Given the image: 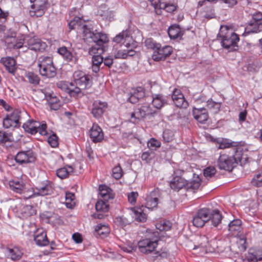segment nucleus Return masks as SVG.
I'll return each instance as SVG.
<instances>
[{
    "label": "nucleus",
    "instance_id": "obj_1",
    "mask_svg": "<svg viewBox=\"0 0 262 262\" xmlns=\"http://www.w3.org/2000/svg\"><path fill=\"white\" fill-rule=\"evenodd\" d=\"M3 32V39L9 48L28 49L35 52H43L47 47L46 42L36 37L26 36L23 41H17L15 38V33L11 30L7 24L4 25L1 24V33Z\"/></svg>",
    "mask_w": 262,
    "mask_h": 262
},
{
    "label": "nucleus",
    "instance_id": "obj_2",
    "mask_svg": "<svg viewBox=\"0 0 262 262\" xmlns=\"http://www.w3.org/2000/svg\"><path fill=\"white\" fill-rule=\"evenodd\" d=\"M183 172V170L180 169L174 171V173L176 176L173 178L170 182L171 188L176 191H179L183 188L187 191H192L197 190L201 185V179L197 176L195 179L188 182L180 176Z\"/></svg>",
    "mask_w": 262,
    "mask_h": 262
},
{
    "label": "nucleus",
    "instance_id": "obj_3",
    "mask_svg": "<svg viewBox=\"0 0 262 262\" xmlns=\"http://www.w3.org/2000/svg\"><path fill=\"white\" fill-rule=\"evenodd\" d=\"M217 37L221 39V43L224 48L229 51L237 50L239 37L227 26H221Z\"/></svg>",
    "mask_w": 262,
    "mask_h": 262
},
{
    "label": "nucleus",
    "instance_id": "obj_4",
    "mask_svg": "<svg viewBox=\"0 0 262 262\" xmlns=\"http://www.w3.org/2000/svg\"><path fill=\"white\" fill-rule=\"evenodd\" d=\"M246 158L240 157L239 154H236L234 156H229L226 154L221 155L217 161V166L221 169L231 171L238 162L242 165L246 164Z\"/></svg>",
    "mask_w": 262,
    "mask_h": 262
},
{
    "label": "nucleus",
    "instance_id": "obj_5",
    "mask_svg": "<svg viewBox=\"0 0 262 262\" xmlns=\"http://www.w3.org/2000/svg\"><path fill=\"white\" fill-rule=\"evenodd\" d=\"M83 39L86 42H99L105 43L108 41V38L106 34L94 30L91 25H84L82 27Z\"/></svg>",
    "mask_w": 262,
    "mask_h": 262
},
{
    "label": "nucleus",
    "instance_id": "obj_6",
    "mask_svg": "<svg viewBox=\"0 0 262 262\" xmlns=\"http://www.w3.org/2000/svg\"><path fill=\"white\" fill-rule=\"evenodd\" d=\"M38 67L40 74L48 78L56 75V69L53 64V59L49 56H41L38 59Z\"/></svg>",
    "mask_w": 262,
    "mask_h": 262
},
{
    "label": "nucleus",
    "instance_id": "obj_7",
    "mask_svg": "<svg viewBox=\"0 0 262 262\" xmlns=\"http://www.w3.org/2000/svg\"><path fill=\"white\" fill-rule=\"evenodd\" d=\"M73 79L76 86L81 92L82 90L88 89L92 85L91 76L81 71H75L73 74Z\"/></svg>",
    "mask_w": 262,
    "mask_h": 262
},
{
    "label": "nucleus",
    "instance_id": "obj_8",
    "mask_svg": "<svg viewBox=\"0 0 262 262\" xmlns=\"http://www.w3.org/2000/svg\"><path fill=\"white\" fill-rule=\"evenodd\" d=\"M23 127L26 132L32 135H34L37 132L42 136L47 134L46 123L34 121L33 119L28 120L24 123Z\"/></svg>",
    "mask_w": 262,
    "mask_h": 262
},
{
    "label": "nucleus",
    "instance_id": "obj_9",
    "mask_svg": "<svg viewBox=\"0 0 262 262\" xmlns=\"http://www.w3.org/2000/svg\"><path fill=\"white\" fill-rule=\"evenodd\" d=\"M262 31V13L258 12L252 15V19L245 28V33H257Z\"/></svg>",
    "mask_w": 262,
    "mask_h": 262
},
{
    "label": "nucleus",
    "instance_id": "obj_10",
    "mask_svg": "<svg viewBox=\"0 0 262 262\" xmlns=\"http://www.w3.org/2000/svg\"><path fill=\"white\" fill-rule=\"evenodd\" d=\"M155 113L148 105H144L136 108L134 112L131 114L132 122L134 123L138 122L140 120L144 118L146 116L153 115Z\"/></svg>",
    "mask_w": 262,
    "mask_h": 262
},
{
    "label": "nucleus",
    "instance_id": "obj_11",
    "mask_svg": "<svg viewBox=\"0 0 262 262\" xmlns=\"http://www.w3.org/2000/svg\"><path fill=\"white\" fill-rule=\"evenodd\" d=\"M53 191V188L52 185L50 183H45L41 184H40L37 186L35 189H34L33 191L31 192V194L26 195L25 198L26 199H29L33 196H45L46 195H50L52 193Z\"/></svg>",
    "mask_w": 262,
    "mask_h": 262
},
{
    "label": "nucleus",
    "instance_id": "obj_12",
    "mask_svg": "<svg viewBox=\"0 0 262 262\" xmlns=\"http://www.w3.org/2000/svg\"><path fill=\"white\" fill-rule=\"evenodd\" d=\"M58 88L68 93L70 96L78 97L83 96V93L80 91L77 86H75L72 83H68L66 81H59L57 83Z\"/></svg>",
    "mask_w": 262,
    "mask_h": 262
},
{
    "label": "nucleus",
    "instance_id": "obj_13",
    "mask_svg": "<svg viewBox=\"0 0 262 262\" xmlns=\"http://www.w3.org/2000/svg\"><path fill=\"white\" fill-rule=\"evenodd\" d=\"M172 52V48L171 46H165L161 47L160 44L158 49L153 52L152 58L156 61L164 60L171 54Z\"/></svg>",
    "mask_w": 262,
    "mask_h": 262
},
{
    "label": "nucleus",
    "instance_id": "obj_14",
    "mask_svg": "<svg viewBox=\"0 0 262 262\" xmlns=\"http://www.w3.org/2000/svg\"><path fill=\"white\" fill-rule=\"evenodd\" d=\"M158 245V240L145 238L138 242L140 251L144 254H148L154 251Z\"/></svg>",
    "mask_w": 262,
    "mask_h": 262
},
{
    "label": "nucleus",
    "instance_id": "obj_15",
    "mask_svg": "<svg viewBox=\"0 0 262 262\" xmlns=\"http://www.w3.org/2000/svg\"><path fill=\"white\" fill-rule=\"evenodd\" d=\"M107 106V102L99 100H95L92 105L91 113L94 118L99 119L102 117Z\"/></svg>",
    "mask_w": 262,
    "mask_h": 262
},
{
    "label": "nucleus",
    "instance_id": "obj_16",
    "mask_svg": "<svg viewBox=\"0 0 262 262\" xmlns=\"http://www.w3.org/2000/svg\"><path fill=\"white\" fill-rule=\"evenodd\" d=\"M3 252L5 255L13 260H17L20 259L23 253L20 248L16 246H9L7 247L2 248Z\"/></svg>",
    "mask_w": 262,
    "mask_h": 262
},
{
    "label": "nucleus",
    "instance_id": "obj_17",
    "mask_svg": "<svg viewBox=\"0 0 262 262\" xmlns=\"http://www.w3.org/2000/svg\"><path fill=\"white\" fill-rule=\"evenodd\" d=\"M35 159V156L31 150L19 151L15 158L16 162L19 164L32 163Z\"/></svg>",
    "mask_w": 262,
    "mask_h": 262
},
{
    "label": "nucleus",
    "instance_id": "obj_18",
    "mask_svg": "<svg viewBox=\"0 0 262 262\" xmlns=\"http://www.w3.org/2000/svg\"><path fill=\"white\" fill-rule=\"evenodd\" d=\"M159 190L154 189L146 198L145 207L149 210L156 208L159 203Z\"/></svg>",
    "mask_w": 262,
    "mask_h": 262
},
{
    "label": "nucleus",
    "instance_id": "obj_19",
    "mask_svg": "<svg viewBox=\"0 0 262 262\" xmlns=\"http://www.w3.org/2000/svg\"><path fill=\"white\" fill-rule=\"evenodd\" d=\"M172 99L178 107L186 108L188 106V103L185 100L183 94L178 89H174L171 95Z\"/></svg>",
    "mask_w": 262,
    "mask_h": 262
},
{
    "label": "nucleus",
    "instance_id": "obj_20",
    "mask_svg": "<svg viewBox=\"0 0 262 262\" xmlns=\"http://www.w3.org/2000/svg\"><path fill=\"white\" fill-rule=\"evenodd\" d=\"M34 239L39 246H45L49 244L46 232L42 228H38L34 232Z\"/></svg>",
    "mask_w": 262,
    "mask_h": 262
},
{
    "label": "nucleus",
    "instance_id": "obj_21",
    "mask_svg": "<svg viewBox=\"0 0 262 262\" xmlns=\"http://www.w3.org/2000/svg\"><path fill=\"white\" fill-rule=\"evenodd\" d=\"M90 137L93 142H100L104 138V134L101 128L97 124H94L90 130Z\"/></svg>",
    "mask_w": 262,
    "mask_h": 262
},
{
    "label": "nucleus",
    "instance_id": "obj_22",
    "mask_svg": "<svg viewBox=\"0 0 262 262\" xmlns=\"http://www.w3.org/2000/svg\"><path fill=\"white\" fill-rule=\"evenodd\" d=\"M242 221L239 219H235L231 221L228 225V230L232 235L241 237L242 235Z\"/></svg>",
    "mask_w": 262,
    "mask_h": 262
},
{
    "label": "nucleus",
    "instance_id": "obj_23",
    "mask_svg": "<svg viewBox=\"0 0 262 262\" xmlns=\"http://www.w3.org/2000/svg\"><path fill=\"white\" fill-rule=\"evenodd\" d=\"M243 262H262V249H250L246 254Z\"/></svg>",
    "mask_w": 262,
    "mask_h": 262
},
{
    "label": "nucleus",
    "instance_id": "obj_24",
    "mask_svg": "<svg viewBox=\"0 0 262 262\" xmlns=\"http://www.w3.org/2000/svg\"><path fill=\"white\" fill-rule=\"evenodd\" d=\"M192 114L195 120L201 123H205L208 119L207 109L204 107L200 108H193Z\"/></svg>",
    "mask_w": 262,
    "mask_h": 262
},
{
    "label": "nucleus",
    "instance_id": "obj_25",
    "mask_svg": "<svg viewBox=\"0 0 262 262\" xmlns=\"http://www.w3.org/2000/svg\"><path fill=\"white\" fill-rule=\"evenodd\" d=\"M95 208L97 213L93 214L95 218L102 219L104 218V213L108 211L109 205L105 202V201H98L95 205Z\"/></svg>",
    "mask_w": 262,
    "mask_h": 262
},
{
    "label": "nucleus",
    "instance_id": "obj_26",
    "mask_svg": "<svg viewBox=\"0 0 262 262\" xmlns=\"http://www.w3.org/2000/svg\"><path fill=\"white\" fill-rule=\"evenodd\" d=\"M130 39V34L128 30L122 31L121 33L117 35L114 38L113 41L117 43H121L124 45L126 47L129 46V43L127 42Z\"/></svg>",
    "mask_w": 262,
    "mask_h": 262
},
{
    "label": "nucleus",
    "instance_id": "obj_27",
    "mask_svg": "<svg viewBox=\"0 0 262 262\" xmlns=\"http://www.w3.org/2000/svg\"><path fill=\"white\" fill-rule=\"evenodd\" d=\"M145 92L143 88L142 87L137 88L136 89H133L132 92L130 93L128 101L132 103H136L139 99L143 98Z\"/></svg>",
    "mask_w": 262,
    "mask_h": 262
},
{
    "label": "nucleus",
    "instance_id": "obj_28",
    "mask_svg": "<svg viewBox=\"0 0 262 262\" xmlns=\"http://www.w3.org/2000/svg\"><path fill=\"white\" fill-rule=\"evenodd\" d=\"M135 54V51L133 50L114 49L112 52V56L115 59H126L128 56H133Z\"/></svg>",
    "mask_w": 262,
    "mask_h": 262
},
{
    "label": "nucleus",
    "instance_id": "obj_29",
    "mask_svg": "<svg viewBox=\"0 0 262 262\" xmlns=\"http://www.w3.org/2000/svg\"><path fill=\"white\" fill-rule=\"evenodd\" d=\"M9 186L14 191L23 193L26 189V185L22 180H14L9 181Z\"/></svg>",
    "mask_w": 262,
    "mask_h": 262
},
{
    "label": "nucleus",
    "instance_id": "obj_30",
    "mask_svg": "<svg viewBox=\"0 0 262 262\" xmlns=\"http://www.w3.org/2000/svg\"><path fill=\"white\" fill-rule=\"evenodd\" d=\"M1 63H3L6 70L10 73H13L16 69V61L13 57H7L1 58Z\"/></svg>",
    "mask_w": 262,
    "mask_h": 262
},
{
    "label": "nucleus",
    "instance_id": "obj_31",
    "mask_svg": "<svg viewBox=\"0 0 262 262\" xmlns=\"http://www.w3.org/2000/svg\"><path fill=\"white\" fill-rule=\"evenodd\" d=\"M10 117V119L13 121H15V124L17 126H19L22 122L23 118L28 115L27 113L25 112H21L18 110H15L11 114L7 115Z\"/></svg>",
    "mask_w": 262,
    "mask_h": 262
},
{
    "label": "nucleus",
    "instance_id": "obj_32",
    "mask_svg": "<svg viewBox=\"0 0 262 262\" xmlns=\"http://www.w3.org/2000/svg\"><path fill=\"white\" fill-rule=\"evenodd\" d=\"M152 99V104L157 109L161 108L167 104L166 97L161 94H153Z\"/></svg>",
    "mask_w": 262,
    "mask_h": 262
},
{
    "label": "nucleus",
    "instance_id": "obj_33",
    "mask_svg": "<svg viewBox=\"0 0 262 262\" xmlns=\"http://www.w3.org/2000/svg\"><path fill=\"white\" fill-rule=\"evenodd\" d=\"M209 217L210 219L208 222H210L211 225L214 227H217L220 224L223 218L221 212L217 209L211 210Z\"/></svg>",
    "mask_w": 262,
    "mask_h": 262
},
{
    "label": "nucleus",
    "instance_id": "obj_34",
    "mask_svg": "<svg viewBox=\"0 0 262 262\" xmlns=\"http://www.w3.org/2000/svg\"><path fill=\"white\" fill-rule=\"evenodd\" d=\"M99 194L100 196L105 201H107L110 199L114 198L112 189L105 185H101L99 187Z\"/></svg>",
    "mask_w": 262,
    "mask_h": 262
},
{
    "label": "nucleus",
    "instance_id": "obj_35",
    "mask_svg": "<svg viewBox=\"0 0 262 262\" xmlns=\"http://www.w3.org/2000/svg\"><path fill=\"white\" fill-rule=\"evenodd\" d=\"M168 34L171 39L181 38L183 35L181 28L178 25L170 26L168 30Z\"/></svg>",
    "mask_w": 262,
    "mask_h": 262
},
{
    "label": "nucleus",
    "instance_id": "obj_36",
    "mask_svg": "<svg viewBox=\"0 0 262 262\" xmlns=\"http://www.w3.org/2000/svg\"><path fill=\"white\" fill-rule=\"evenodd\" d=\"M96 44L89 49V53L90 55L94 56L99 55L101 56L104 52V43L96 42Z\"/></svg>",
    "mask_w": 262,
    "mask_h": 262
},
{
    "label": "nucleus",
    "instance_id": "obj_37",
    "mask_svg": "<svg viewBox=\"0 0 262 262\" xmlns=\"http://www.w3.org/2000/svg\"><path fill=\"white\" fill-rule=\"evenodd\" d=\"M58 53L67 61H73L74 56L72 52L65 47H61L58 49Z\"/></svg>",
    "mask_w": 262,
    "mask_h": 262
},
{
    "label": "nucleus",
    "instance_id": "obj_38",
    "mask_svg": "<svg viewBox=\"0 0 262 262\" xmlns=\"http://www.w3.org/2000/svg\"><path fill=\"white\" fill-rule=\"evenodd\" d=\"M131 211V215H133L137 221L140 222H144L146 221V215L143 212V210H142L141 208H138L137 209L135 208H132Z\"/></svg>",
    "mask_w": 262,
    "mask_h": 262
},
{
    "label": "nucleus",
    "instance_id": "obj_39",
    "mask_svg": "<svg viewBox=\"0 0 262 262\" xmlns=\"http://www.w3.org/2000/svg\"><path fill=\"white\" fill-rule=\"evenodd\" d=\"M219 149H225L231 147H236L238 145L237 142L231 141L228 139H221L217 141Z\"/></svg>",
    "mask_w": 262,
    "mask_h": 262
},
{
    "label": "nucleus",
    "instance_id": "obj_40",
    "mask_svg": "<svg viewBox=\"0 0 262 262\" xmlns=\"http://www.w3.org/2000/svg\"><path fill=\"white\" fill-rule=\"evenodd\" d=\"M103 57L99 55L93 56L92 57V70L97 73L99 71L100 66L102 63Z\"/></svg>",
    "mask_w": 262,
    "mask_h": 262
},
{
    "label": "nucleus",
    "instance_id": "obj_41",
    "mask_svg": "<svg viewBox=\"0 0 262 262\" xmlns=\"http://www.w3.org/2000/svg\"><path fill=\"white\" fill-rule=\"evenodd\" d=\"M132 219H129L123 215L117 216L114 220L115 224L121 228H123L126 225H129L132 222Z\"/></svg>",
    "mask_w": 262,
    "mask_h": 262
},
{
    "label": "nucleus",
    "instance_id": "obj_42",
    "mask_svg": "<svg viewBox=\"0 0 262 262\" xmlns=\"http://www.w3.org/2000/svg\"><path fill=\"white\" fill-rule=\"evenodd\" d=\"M177 8V5L174 4H169L161 2V4L159 5L158 10L159 14H161V10L162 9L165 10L166 12L172 13Z\"/></svg>",
    "mask_w": 262,
    "mask_h": 262
},
{
    "label": "nucleus",
    "instance_id": "obj_43",
    "mask_svg": "<svg viewBox=\"0 0 262 262\" xmlns=\"http://www.w3.org/2000/svg\"><path fill=\"white\" fill-rule=\"evenodd\" d=\"M95 231L100 235H106L110 233V229L107 224H99L95 227Z\"/></svg>",
    "mask_w": 262,
    "mask_h": 262
},
{
    "label": "nucleus",
    "instance_id": "obj_44",
    "mask_svg": "<svg viewBox=\"0 0 262 262\" xmlns=\"http://www.w3.org/2000/svg\"><path fill=\"white\" fill-rule=\"evenodd\" d=\"M206 106L213 113L216 114L220 110L221 103L215 102L211 99L207 101Z\"/></svg>",
    "mask_w": 262,
    "mask_h": 262
},
{
    "label": "nucleus",
    "instance_id": "obj_45",
    "mask_svg": "<svg viewBox=\"0 0 262 262\" xmlns=\"http://www.w3.org/2000/svg\"><path fill=\"white\" fill-rule=\"evenodd\" d=\"M251 184L252 186L256 187L262 186V170L257 171L253 176Z\"/></svg>",
    "mask_w": 262,
    "mask_h": 262
},
{
    "label": "nucleus",
    "instance_id": "obj_46",
    "mask_svg": "<svg viewBox=\"0 0 262 262\" xmlns=\"http://www.w3.org/2000/svg\"><path fill=\"white\" fill-rule=\"evenodd\" d=\"M21 214L27 217L35 214L36 210L31 205H25L21 209Z\"/></svg>",
    "mask_w": 262,
    "mask_h": 262
},
{
    "label": "nucleus",
    "instance_id": "obj_47",
    "mask_svg": "<svg viewBox=\"0 0 262 262\" xmlns=\"http://www.w3.org/2000/svg\"><path fill=\"white\" fill-rule=\"evenodd\" d=\"M211 209L207 208H202L196 212L200 217L204 220L205 222H207L210 219L209 215L210 214Z\"/></svg>",
    "mask_w": 262,
    "mask_h": 262
},
{
    "label": "nucleus",
    "instance_id": "obj_48",
    "mask_svg": "<svg viewBox=\"0 0 262 262\" xmlns=\"http://www.w3.org/2000/svg\"><path fill=\"white\" fill-rule=\"evenodd\" d=\"M26 77L27 78L29 83L37 85L39 83L40 79L37 75L32 72H28L26 74Z\"/></svg>",
    "mask_w": 262,
    "mask_h": 262
},
{
    "label": "nucleus",
    "instance_id": "obj_49",
    "mask_svg": "<svg viewBox=\"0 0 262 262\" xmlns=\"http://www.w3.org/2000/svg\"><path fill=\"white\" fill-rule=\"evenodd\" d=\"M145 45L148 49H151L154 52L158 49L160 43L157 42L153 39L149 38L145 40Z\"/></svg>",
    "mask_w": 262,
    "mask_h": 262
},
{
    "label": "nucleus",
    "instance_id": "obj_50",
    "mask_svg": "<svg viewBox=\"0 0 262 262\" xmlns=\"http://www.w3.org/2000/svg\"><path fill=\"white\" fill-rule=\"evenodd\" d=\"M44 94L45 98L49 102V104L60 103L59 99L53 94V92H46Z\"/></svg>",
    "mask_w": 262,
    "mask_h": 262
},
{
    "label": "nucleus",
    "instance_id": "obj_51",
    "mask_svg": "<svg viewBox=\"0 0 262 262\" xmlns=\"http://www.w3.org/2000/svg\"><path fill=\"white\" fill-rule=\"evenodd\" d=\"M156 228L159 231H168L171 228V223L168 221H163L158 223L156 225Z\"/></svg>",
    "mask_w": 262,
    "mask_h": 262
},
{
    "label": "nucleus",
    "instance_id": "obj_52",
    "mask_svg": "<svg viewBox=\"0 0 262 262\" xmlns=\"http://www.w3.org/2000/svg\"><path fill=\"white\" fill-rule=\"evenodd\" d=\"M205 223L204 220H203L201 217H200L199 214L196 213L193 217V225L196 227H202L205 225Z\"/></svg>",
    "mask_w": 262,
    "mask_h": 262
},
{
    "label": "nucleus",
    "instance_id": "obj_53",
    "mask_svg": "<svg viewBox=\"0 0 262 262\" xmlns=\"http://www.w3.org/2000/svg\"><path fill=\"white\" fill-rule=\"evenodd\" d=\"M216 170L214 167L209 166L204 170V176L207 179L212 178L214 176Z\"/></svg>",
    "mask_w": 262,
    "mask_h": 262
},
{
    "label": "nucleus",
    "instance_id": "obj_54",
    "mask_svg": "<svg viewBox=\"0 0 262 262\" xmlns=\"http://www.w3.org/2000/svg\"><path fill=\"white\" fill-rule=\"evenodd\" d=\"M15 121H13L10 119V117H8L7 115L6 117L3 119V126L5 128H9L11 127H17V126L15 124Z\"/></svg>",
    "mask_w": 262,
    "mask_h": 262
},
{
    "label": "nucleus",
    "instance_id": "obj_55",
    "mask_svg": "<svg viewBox=\"0 0 262 262\" xmlns=\"http://www.w3.org/2000/svg\"><path fill=\"white\" fill-rule=\"evenodd\" d=\"M32 9H33V10H31L30 12L31 16L38 17L41 16L44 14L46 8H34V7L32 6Z\"/></svg>",
    "mask_w": 262,
    "mask_h": 262
},
{
    "label": "nucleus",
    "instance_id": "obj_56",
    "mask_svg": "<svg viewBox=\"0 0 262 262\" xmlns=\"http://www.w3.org/2000/svg\"><path fill=\"white\" fill-rule=\"evenodd\" d=\"M174 134L172 130L170 129H165L163 133V140L165 142H169L173 139Z\"/></svg>",
    "mask_w": 262,
    "mask_h": 262
},
{
    "label": "nucleus",
    "instance_id": "obj_57",
    "mask_svg": "<svg viewBox=\"0 0 262 262\" xmlns=\"http://www.w3.org/2000/svg\"><path fill=\"white\" fill-rule=\"evenodd\" d=\"M122 174L123 171L120 165L115 166L113 169L112 176L115 179H119L122 176Z\"/></svg>",
    "mask_w": 262,
    "mask_h": 262
},
{
    "label": "nucleus",
    "instance_id": "obj_58",
    "mask_svg": "<svg viewBox=\"0 0 262 262\" xmlns=\"http://www.w3.org/2000/svg\"><path fill=\"white\" fill-rule=\"evenodd\" d=\"M70 171L65 168H59L56 171V174L57 177L61 179L66 178L69 174Z\"/></svg>",
    "mask_w": 262,
    "mask_h": 262
},
{
    "label": "nucleus",
    "instance_id": "obj_59",
    "mask_svg": "<svg viewBox=\"0 0 262 262\" xmlns=\"http://www.w3.org/2000/svg\"><path fill=\"white\" fill-rule=\"evenodd\" d=\"M31 3H34L32 5V7L35 8H46V5L48 0H30Z\"/></svg>",
    "mask_w": 262,
    "mask_h": 262
},
{
    "label": "nucleus",
    "instance_id": "obj_60",
    "mask_svg": "<svg viewBox=\"0 0 262 262\" xmlns=\"http://www.w3.org/2000/svg\"><path fill=\"white\" fill-rule=\"evenodd\" d=\"M3 134L2 138L1 139V142H11L13 140L12 135L10 132H1Z\"/></svg>",
    "mask_w": 262,
    "mask_h": 262
},
{
    "label": "nucleus",
    "instance_id": "obj_61",
    "mask_svg": "<svg viewBox=\"0 0 262 262\" xmlns=\"http://www.w3.org/2000/svg\"><path fill=\"white\" fill-rule=\"evenodd\" d=\"M49 144L53 147H56L58 144V137L55 134L50 136L48 139Z\"/></svg>",
    "mask_w": 262,
    "mask_h": 262
},
{
    "label": "nucleus",
    "instance_id": "obj_62",
    "mask_svg": "<svg viewBox=\"0 0 262 262\" xmlns=\"http://www.w3.org/2000/svg\"><path fill=\"white\" fill-rule=\"evenodd\" d=\"M147 145L149 148L156 149V148L160 147L161 142L154 138H151L148 142Z\"/></svg>",
    "mask_w": 262,
    "mask_h": 262
},
{
    "label": "nucleus",
    "instance_id": "obj_63",
    "mask_svg": "<svg viewBox=\"0 0 262 262\" xmlns=\"http://www.w3.org/2000/svg\"><path fill=\"white\" fill-rule=\"evenodd\" d=\"M65 198L66 201V204L68 207L71 208V205L69 206L71 203L75 199V195L71 192H67L65 194Z\"/></svg>",
    "mask_w": 262,
    "mask_h": 262
},
{
    "label": "nucleus",
    "instance_id": "obj_64",
    "mask_svg": "<svg viewBox=\"0 0 262 262\" xmlns=\"http://www.w3.org/2000/svg\"><path fill=\"white\" fill-rule=\"evenodd\" d=\"M138 196V194L136 192H132L128 195V200L129 202L132 204H135L136 199Z\"/></svg>",
    "mask_w": 262,
    "mask_h": 262
}]
</instances>
